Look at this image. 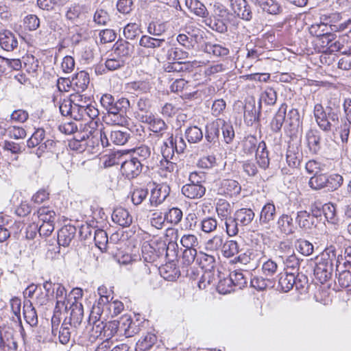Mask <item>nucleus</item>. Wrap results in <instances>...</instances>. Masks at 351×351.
Listing matches in <instances>:
<instances>
[{"mask_svg": "<svg viewBox=\"0 0 351 351\" xmlns=\"http://www.w3.org/2000/svg\"><path fill=\"white\" fill-rule=\"evenodd\" d=\"M313 114L315 121L323 132L328 133L337 130L341 110L339 106H327L325 108L321 104L314 106Z\"/></svg>", "mask_w": 351, "mask_h": 351, "instance_id": "obj_1", "label": "nucleus"}, {"mask_svg": "<svg viewBox=\"0 0 351 351\" xmlns=\"http://www.w3.org/2000/svg\"><path fill=\"white\" fill-rule=\"evenodd\" d=\"M336 257V247L330 245L326 247L320 257L317 258L314 268V275L323 283L330 278L333 271L332 259Z\"/></svg>", "mask_w": 351, "mask_h": 351, "instance_id": "obj_2", "label": "nucleus"}, {"mask_svg": "<svg viewBox=\"0 0 351 351\" xmlns=\"http://www.w3.org/2000/svg\"><path fill=\"white\" fill-rule=\"evenodd\" d=\"M255 217L254 210L250 208L237 209L232 219H229L230 226L227 230L229 237L237 235L240 231L244 232V227L248 226Z\"/></svg>", "mask_w": 351, "mask_h": 351, "instance_id": "obj_3", "label": "nucleus"}, {"mask_svg": "<svg viewBox=\"0 0 351 351\" xmlns=\"http://www.w3.org/2000/svg\"><path fill=\"white\" fill-rule=\"evenodd\" d=\"M302 117L298 108H292L287 115V136L296 147L302 141Z\"/></svg>", "mask_w": 351, "mask_h": 351, "instance_id": "obj_4", "label": "nucleus"}, {"mask_svg": "<svg viewBox=\"0 0 351 351\" xmlns=\"http://www.w3.org/2000/svg\"><path fill=\"white\" fill-rule=\"evenodd\" d=\"M139 45L147 50L149 55L156 54L157 60L162 58L161 54L156 53L158 49L165 52L169 44L164 38H157L148 35H143L139 40Z\"/></svg>", "mask_w": 351, "mask_h": 351, "instance_id": "obj_5", "label": "nucleus"}, {"mask_svg": "<svg viewBox=\"0 0 351 351\" xmlns=\"http://www.w3.org/2000/svg\"><path fill=\"white\" fill-rule=\"evenodd\" d=\"M165 242L145 241L141 247L142 257L145 262L155 263L164 256Z\"/></svg>", "mask_w": 351, "mask_h": 351, "instance_id": "obj_6", "label": "nucleus"}, {"mask_svg": "<svg viewBox=\"0 0 351 351\" xmlns=\"http://www.w3.org/2000/svg\"><path fill=\"white\" fill-rule=\"evenodd\" d=\"M250 273L248 271L235 270L230 273L228 278L221 280L217 285V290L219 293L226 294L227 290H224L222 287L223 285L232 284L236 289H241L245 287L247 285V275H250Z\"/></svg>", "mask_w": 351, "mask_h": 351, "instance_id": "obj_7", "label": "nucleus"}, {"mask_svg": "<svg viewBox=\"0 0 351 351\" xmlns=\"http://www.w3.org/2000/svg\"><path fill=\"white\" fill-rule=\"evenodd\" d=\"M300 236V231H293L292 229L287 232V241H289V245L287 244V247L290 245H294L295 248L302 254L308 256L313 252V245L309 241L303 240L299 238Z\"/></svg>", "mask_w": 351, "mask_h": 351, "instance_id": "obj_8", "label": "nucleus"}, {"mask_svg": "<svg viewBox=\"0 0 351 351\" xmlns=\"http://www.w3.org/2000/svg\"><path fill=\"white\" fill-rule=\"evenodd\" d=\"M287 164L288 166L293 169L291 170L287 169V174L290 172V174L297 175L299 172V166L300 165V160L302 157V152L300 150L301 143L295 147L293 146L292 141H287Z\"/></svg>", "mask_w": 351, "mask_h": 351, "instance_id": "obj_9", "label": "nucleus"}, {"mask_svg": "<svg viewBox=\"0 0 351 351\" xmlns=\"http://www.w3.org/2000/svg\"><path fill=\"white\" fill-rule=\"evenodd\" d=\"M66 311L69 313V315L64 318V322L68 323L74 328H79L84 317V308L82 304L75 300L71 303V305Z\"/></svg>", "mask_w": 351, "mask_h": 351, "instance_id": "obj_10", "label": "nucleus"}, {"mask_svg": "<svg viewBox=\"0 0 351 351\" xmlns=\"http://www.w3.org/2000/svg\"><path fill=\"white\" fill-rule=\"evenodd\" d=\"M101 106L106 110V114H110L130 105V101L125 97L115 99L111 94H104L100 98Z\"/></svg>", "mask_w": 351, "mask_h": 351, "instance_id": "obj_11", "label": "nucleus"}, {"mask_svg": "<svg viewBox=\"0 0 351 351\" xmlns=\"http://www.w3.org/2000/svg\"><path fill=\"white\" fill-rule=\"evenodd\" d=\"M143 166L138 159L132 158L130 156L124 158L121 167V172L126 178L131 180L136 178L142 172Z\"/></svg>", "mask_w": 351, "mask_h": 351, "instance_id": "obj_12", "label": "nucleus"}, {"mask_svg": "<svg viewBox=\"0 0 351 351\" xmlns=\"http://www.w3.org/2000/svg\"><path fill=\"white\" fill-rule=\"evenodd\" d=\"M261 106H256V100L254 97H249L245 100L243 117L247 125H252L258 121Z\"/></svg>", "mask_w": 351, "mask_h": 351, "instance_id": "obj_13", "label": "nucleus"}, {"mask_svg": "<svg viewBox=\"0 0 351 351\" xmlns=\"http://www.w3.org/2000/svg\"><path fill=\"white\" fill-rule=\"evenodd\" d=\"M139 119L142 123L149 125V130L162 136L167 130L168 126L161 118L155 117L152 113L139 114Z\"/></svg>", "mask_w": 351, "mask_h": 351, "instance_id": "obj_14", "label": "nucleus"}, {"mask_svg": "<svg viewBox=\"0 0 351 351\" xmlns=\"http://www.w3.org/2000/svg\"><path fill=\"white\" fill-rule=\"evenodd\" d=\"M230 8L239 19L250 21L253 17L252 8L246 0H230Z\"/></svg>", "mask_w": 351, "mask_h": 351, "instance_id": "obj_15", "label": "nucleus"}, {"mask_svg": "<svg viewBox=\"0 0 351 351\" xmlns=\"http://www.w3.org/2000/svg\"><path fill=\"white\" fill-rule=\"evenodd\" d=\"M166 236L169 237L170 241L167 245L165 243L164 256L163 258H169L173 259L177 258L178 253V245L177 241L179 238V231L176 228H167Z\"/></svg>", "mask_w": 351, "mask_h": 351, "instance_id": "obj_16", "label": "nucleus"}, {"mask_svg": "<svg viewBox=\"0 0 351 351\" xmlns=\"http://www.w3.org/2000/svg\"><path fill=\"white\" fill-rule=\"evenodd\" d=\"M117 322H119L120 337H131L140 331L138 325L133 321L130 315H124Z\"/></svg>", "mask_w": 351, "mask_h": 351, "instance_id": "obj_17", "label": "nucleus"}, {"mask_svg": "<svg viewBox=\"0 0 351 351\" xmlns=\"http://www.w3.org/2000/svg\"><path fill=\"white\" fill-rule=\"evenodd\" d=\"M240 184L232 179H223L220 182L217 189V194L226 197H233L240 194Z\"/></svg>", "mask_w": 351, "mask_h": 351, "instance_id": "obj_18", "label": "nucleus"}, {"mask_svg": "<svg viewBox=\"0 0 351 351\" xmlns=\"http://www.w3.org/2000/svg\"><path fill=\"white\" fill-rule=\"evenodd\" d=\"M62 80V82H66L67 86H69L68 83L69 82L71 86H74L77 92H83L84 91L89 84L90 78L89 75L84 71H81L77 73L75 77L72 78V80L70 81L65 78H60L58 80V88L60 90V82Z\"/></svg>", "mask_w": 351, "mask_h": 351, "instance_id": "obj_19", "label": "nucleus"}, {"mask_svg": "<svg viewBox=\"0 0 351 351\" xmlns=\"http://www.w3.org/2000/svg\"><path fill=\"white\" fill-rule=\"evenodd\" d=\"M170 187L167 184H157L151 191L149 203L152 206L161 204L169 196Z\"/></svg>", "mask_w": 351, "mask_h": 351, "instance_id": "obj_20", "label": "nucleus"}, {"mask_svg": "<svg viewBox=\"0 0 351 351\" xmlns=\"http://www.w3.org/2000/svg\"><path fill=\"white\" fill-rule=\"evenodd\" d=\"M130 108V104L122 108L117 112L106 114L105 116L106 123L119 126L128 125L130 118L127 115V112Z\"/></svg>", "mask_w": 351, "mask_h": 351, "instance_id": "obj_21", "label": "nucleus"}, {"mask_svg": "<svg viewBox=\"0 0 351 351\" xmlns=\"http://www.w3.org/2000/svg\"><path fill=\"white\" fill-rule=\"evenodd\" d=\"M114 56L124 60L130 59L134 51V46L127 40H118L113 47Z\"/></svg>", "mask_w": 351, "mask_h": 351, "instance_id": "obj_22", "label": "nucleus"}, {"mask_svg": "<svg viewBox=\"0 0 351 351\" xmlns=\"http://www.w3.org/2000/svg\"><path fill=\"white\" fill-rule=\"evenodd\" d=\"M215 209L218 217L221 221H224L226 230L227 231L230 223H229V219H232L231 215L232 212V205L227 200L219 199L216 203Z\"/></svg>", "mask_w": 351, "mask_h": 351, "instance_id": "obj_23", "label": "nucleus"}, {"mask_svg": "<svg viewBox=\"0 0 351 351\" xmlns=\"http://www.w3.org/2000/svg\"><path fill=\"white\" fill-rule=\"evenodd\" d=\"M88 142V148L91 147L92 149L99 147H106L110 145L108 130H97L91 136H86Z\"/></svg>", "mask_w": 351, "mask_h": 351, "instance_id": "obj_24", "label": "nucleus"}, {"mask_svg": "<svg viewBox=\"0 0 351 351\" xmlns=\"http://www.w3.org/2000/svg\"><path fill=\"white\" fill-rule=\"evenodd\" d=\"M206 187L203 184L187 183L182 186L181 192L184 197L191 199H200L206 193Z\"/></svg>", "mask_w": 351, "mask_h": 351, "instance_id": "obj_25", "label": "nucleus"}, {"mask_svg": "<svg viewBox=\"0 0 351 351\" xmlns=\"http://www.w3.org/2000/svg\"><path fill=\"white\" fill-rule=\"evenodd\" d=\"M76 234V228L74 226L66 225L59 230L58 232V243L60 246L68 247Z\"/></svg>", "mask_w": 351, "mask_h": 351, "instance_id": "obj_26", "label": "nucleus"}, {"mask_svg": "<svg viewBox=\"0 0 351 351\" xmlns=\"http://www.w3.org/2000/svg\"><path fill=\"white\" fill-rule=\"evenodd\" d=\"M112 219L122 227H128L132 223V215L127 209L122 207L117 208L113 210Z\"/></svg>", "mask_w": 351, "mask_h": 351, "instance_id": "obj_27", "label": "nucleus"}, {"mask_svg": "<svg viewBox=\"0 0 351 351\" xmlns=\"http://www.w3.org/2000/svg\"><path fill=\"white\" fill-rule=\"evenodd\" d=\"M220 119L208 123L206 126L205 139L208 143L215 144L217 142L221 128Z\"/></svg>", "mask_w": 351, "mask_h": 351, "instance_id": "obj_28", "label": "nucleus"}, {"mask_svg": "<svg viewBox=\"0 0 351 351\" xmlns=\"http://www.w3.org/2000/svg\"><path fill=\"white\" fill-rule=\"evenodd\" d=\"M0 45L8 51H12L18 47V40L10 31L5 30L0 33Z\"/></svg>", "mask_w": 351, "mask_h": 351, "instance_id": "obj_29", "label": "nucleus"}, {"mask_svg": "<svg viewBox=\"0 0 351 351\" xmlns=\"http://www.w3.org/2000/svg\"><path fill=\"white\" fill-rule=\"evenodd\" d=\"M306 139L311 152L317 154L321 149V132L317 129H311L306 133Z\"/></svg>", "mask_w": 351, "mask_h": 351, "instance_id": "obj_30", "label": "nucleus"}, {"mask_svg": "<svg viewBox=\"0 0 351 351\" xmlns=\"http://www.w3.org/2000/svg\"><path fill=\"white\" fill-rule=\"evenodd\" d=\"M109 143L117 145H123L130 138V134L127 130H114L110 132L108 131Z\"/></svg>", "mask_w": 351, "mask_h": 351, "instance_id": "obj_31", "label": "nucleus"}, {"mask_svg": "<svg viewBox=\"0 0 351 351\" xmlns=\"http://www.w3.org/2000/svg\"><path fill=\"white\" fill-rule=\"evenodd\" d=\"M256 160L261 168L265 169L269 167V152L264 141H261L258 144L256 150Z\"/></svg>", "mask_w": 351, "mask_h": 351, "instance_id": "obj_32", "label": "nucleus"}, {"mask_svg": "<svg viewBox=\"0 0 351 351\" xmlns=\"http://www.w3.org/2000/svg\"><path fill=\"white\" fill-rule=\"evenodd\" d=\"M128 154L117 151L106 154L103 156V165L104 167H110L114 165H122L124 158H127Z\"/></svg>", "mask_w": 351, "mask_h": 351, "instance_id": "obj_33", "label": "nucleus"}, {"mask_svg": "<svg viewBox=\"0 0 351 351\" xmlns=\"http://www.w3.org/2000/svg\"><path fill=\"white\" fill-rule=\"evenodd\" d=\"M160 276L169 281H174L180 276V271L173 263H166L159 269Z\"/></svg>", "mask_w": 351, "mask_h": 351, "instance_id": "obj_34", "label": "nucleus"}, {"mask_svg": "<svg viewBox=\"0 0 351 351\" xmlns=\"http://www.w3.org/2000/svg\"><path fill=\"white\" fill-rule=\"evenodd\" d=\"M330 31V27L320 23L312 25L310 28L311 34L327 39V45L334 39V34Z\"/></svg>", "mask_w": 351, "mask_h": 351, "instance_id": "obj_35", "label": "nucleus"}, {"mask_svg": "<svg viewBox=\"0 0 351 351\" xmlns=\"http://www.w3.org/2000/svg\"><path fill=\"white\" fill-rule=\"evenodd\" d=\"M77 330L78 328H74L70 324L63 321L59 330L60 342L63 345L67 344L73 335L75 336L77 335Z\"/></svg>", "mask_w": 351, "mask_h": 351, "instance_id": "obj_36", "label": "nucleus"}, {"mask_svg": "<svg viewBox=\"0 0 351 351\" xmlns=\"http://www.w3.org/2000/svg\"><path fill=\"white\" fill-rule=\"evenodd\" d=\"M185 5L195 15L202 18L208 17L209 13L206 6L199 0H185Z\"/></svg>", "mask_w": 351, "mask_h": 351, "instance_id": "obj_37", "label": "nucleus"}, {"mask_svg": "<svg viewBox=\"0 0 351 351\" xmlns=\"http://www.w3.org/2000/svg\"><path fill=\"white\" fill-rule=\"evenodd\" d=\"M296 221L301 228L305 229H311L315 227L318 221L317 219L306 211L300 212L297 213Z\"/></svg>", "mask_w": 351, "mask_h": 351, "instance_id": "obj_38", "label": "nucleus"}, {"mask_svg": "<svg viewBox=\"0 0 351 351\" xmlns=\"http://www.w3.org/2000/svg\"><path fill=\"white\" fill-rule=\"evenodd\" d=\"M196 263L206 271H211L215 267V257L203 252H199Z\"/></svg>", "mask_w": 351, "mask_h": 351, "instance_id": "obj_39", "label": "nucleus"}, {"mask_svg": "<svg viewBox=\"0 0 351 351\" xmlns=\"http://www.w3.org/2000/svg\"><path fill=\"white\" fill-rule=\"evenodd\" d=\"M88 142L86 135L79 134L69 141V147L71 149L82 153L88 149Z\"/></svg>", "mask_w": 351, "mask_h": 351, "instance_id": "obj_40", "label": "nucleus"}, {"mask_svg": "<svg viewBox=\"0 0 351 351\" xmlns=\"http://www.w3.org/2000/svg\"><path fill=\"white\" fill-rule=\"evenodd\" d=\"M204 51L215 57H224L229 54V49L219 44L208 43L205 44Z\"/></svg>", "mask_w": 351, "mask_h": 351, "instance_id": "obj_41", "label": "nucleus"}, {"mask_svg": "<svg viewBox=\"0 0 351 351\" xmlns=\"http://www.w3.org/2000/svg\"><path fill=\"white\" fill-rule=\"evenodd\" d=\"M325 191H334L338 189L343 182V178L338 173L326 174Z\"/></svg>", "mask_w": 351, "mask_h": 351, "instance_id": "obj_42", "label": "nucleus"}, {"mask_svg": "<svg viewBox=\"0 0 351 351\" xmlns=\"http://www.w3.org/2000/svg\"><path fill=\"white\" fill-rule=\"evenodd\" d=\"M184 135L189 143H197L203 138L202 130L196 125L188 127L185 130Z\"/></svg>", "mask_w": 351, "mask_h": 351, "instance_id": "obj_43", "label": "nucleus"}, {"mask_svg": "<svg viewBox=\"0 0 351 351\" xmlns=\"http://www.w3.org/2000/svg\"><path fill=\"white\" fill-rule=\"evenodd\" d=\"M29 304H25L23 306V316L30 326H34L38 324V316L36 309L32 306V303L29 301Z\"/></svg>", "mask_w": 351, "mask_h": 351, "instance_id": "obj_44", "label": "nucleus"}, {"mask_svg": "<svg viewBox=\"0 0 351 351\" xmlns=\"http://www.w3.org/2000/svg\"><path fill=\"white\" fill-rule=\"evenodd\" d=\"M258 140L256 137L249 135L242 141V151L246 155H252L257 148Z\"/></svg>", "mask_w": 351, "mask_h": 351, "instance_id": "obj_45", "label": "nucleus"}, {"mask_svg": "<svg viewBox=\"0 0 351 351\" xmlns=\"http://www.w3.org/2000/svg\"><path fill=\"white\" fill-rule=\"evenodd\" d=\"M221 128L224 141L227 143H231L235 136L233 126L230 122H227L223 119H220Z\"/></svg>", "mask_w": 351, "mask_h": 351, "instance_id": "obj_46", "label": "nucleus"}, {"mask_svg": "<svg viewBox=\"0 0 351 351\" xmlns=\"http://www.w3.org/2000/svg\"><path fill=\"white\" fill-rule=\"evenodd\" d=\"M285 121V107L281 106L271 123V128L274 132H279Z\"/></svg>", "mask_w": 351, "mask_h": 351, "instance_id": "obj_47", "label": "nucleus"}, {"mask_svg": "<svg viewBox=\"0 0 351 351\" xmlns=\"http://www.w3.org/2000/svg\"><path fill=\"white\" fill-rule=\"evenodd\" d=\"M150 156V148L146 145H143L134 149L132 155L130 156L132 158L138 159V160L141 162L142 166H144Z\"/></svg>", "mask_w": 351, "mask_h": 351, "instance_id": "obj_48", "label": "nucleus"}, {"mask_svg": "<svg viewBox=\"0 0 351 351\" xmlns=\"http://www.w3.org/2000/svg\"><path fill=\"white\" fill-rule=\"evenodd\" d=\"M239 252V245L237 241L230 240L223 243V247L221 248V253L223 256L226 258H230L237 254Z\"/></svg>", "mask_w": 351, "mask_h": 351, "instance_id": "obj_49", "label": "nucleus"}, {"mask_svg": "<svg viewBox=\"0 0 351 351\" xmlns=\"http://www.w3.org/2000/svg\"><path fill=\"white\" fill-rule=\"evenodd\" d=\"M326 180V173L317 172L310 178L308 184L314 190H325V182Z\"/></svg>", "mask_w": 351, "mask_h": 351, "instance_id": "obj_50", "label": "nucleus"}, {"mask_svg": "<svg viewBox=\"0 0 351 351\" xmlns=\"http://www.w3.org/2000/svg\"><path fill=\"white\" fill-rule=\"evenodd\" d=\"M276 208L273 204L268 203L263 206L260 215V223L262 224L268 223L274 219Z\"/></svg>", "mask_w": 351, "mask_h": 351, "instance_id": "obj_51", "label": "nucleus"}, {"mask_svg": "<svg viewBox=\"0 0 351 351\" xmlns=\"http://www.w3.org/2000/svg\"><path fill=\"white\" fill-rule=\"evenodd\" d=\"M94 241L95 245L101 251L106 250L108 243L107 233L101 229H97L94 231Z\"/></svg>", "mask_w": 351, "mask_h": 351, "instance_id": "obj_52", "label": "nucleus"}, {"mask_svg": "<svg viewBox=\"0 0 351 351\" xmlns=\"http://www.w3.org/2000/svg\"><path fill=\"white\" fill-rule=\"evenodd\" d=\"M165 215L166 221L173 225L178 224L183 217L182 211L177 207L170 208Z\"/></svg>", "mask_w": 351, "mask_h": 351, "instance_id": "obj_53", "label": "nucleus"}, {"mask_svg": "<svg viewBox=\"0 0 351 351\" xmlns=\"http://www.w3.org/2000/svg\"><path fill=\"white\" fill-rule=\"evenodd\" d=\"M218 226V222L216 218L207 217L204 218L200 223V229L204 233H211L215 231Z\"/></svg>", "mask_w": 351, "mask_h": 351, "instance_id": "obj_54", "label": "nucleus"}, {"mask_svg": "<svg viewBox=\"0 0 351 351\" xmlns=\"http://www.w3.org/2000/svg\"><path fill=\"white\" fill-rule=\"evenodd\" d=\"M156 336L152 333H147L145 337L139 339L136 343L137 347L141 351L149 350L156 343Z\"/></svg>", "mask_w": 351, "mask_h": 351, "instance_id": "obj_55", "label": "nucleus"}, {"mask_svg": "<svg viewBox=\"0 0 351 351\" xmlns=\"http://www.w3.org/2000/svg\"><path fill=\"white\" fill-rule=\"evenodd\" d=\"M38 217L43 221V223H54L56 213L49 207H41L38 211Z\"/></svg>", "mask_w": 351, "mask_h": 351, "instance_id": "obj_56", "label": "nucleus"}, {"mask_svg": "<svg viewBox=\"0 0 351 351\" xmlns=\"http://www.w3.org/2000/svg\"><path fill=\"white\" fill-rule=\"evenodd\" d=\"M287 271L298 273L300 267L299 259L293 254V251H291L290 247H287Z\"/></svg>", "mask_w": 351, "mask_h": 351, "instance_id": "obj_57", "label": "nucleus"}, {"mask_svg": "<svg viewBox=\"0 0 351 351\" xmlns=\"http://www.w3.org/2000/svg\"><path fill=\"white\" fill-rule=\"evenodd\" d=\"M115 335L119 336V322L117 320L104 323V337L106 338V339L110 340Z\"/></svg>", "mask_w": 351, "mask_h": 351, "instance_id": "obj_58", "label": "nucleus"}, {"mask_svg": "<svg viewBox=\"0 0 351 351\" xmlns=\"http://www.w3.org/2000/svg\"><path fill=\"white\" fill-rule=\"evenodd\" d=\"M259 7L271 14H277L282 10L280 6L275 0H263Z\"/></svg>", "mask_w": 351, "mask_h": 351, "instance_id": "obj_59", "label": "nucleus"}, {"mask_svg": "<svg viewBox=\"0 0 351 351\" xmlns=\"http://www.w3.org/2000/svg\"><path fill=\"white\" fill-rule=\"evenodd\" d=\"M205 24L208 26L211 29L216 31L219 33H223L227 31V26L224 22L217 19L205 18Z\"/></svg>", "mask_w": 351, "mask_h": 351, "instance_id": "obj_60", "label": "nucleus"}, {"mask_svg": "<svg viewBox=\"0 0 351 351\" xmlns=\"http://www.w3.org/2000/svg\"><path fill=\"white\" fill-rule=\"evenodd\" d=\"M180 244L184 249H196L199 245V241L195 234H185L180 239Z\"/></svg>", "mask_w": 351, "mask_h": 351, "instance_id": "obj_61", "label": "nucleus"}, {"mask_svg": "<svg viewBox=\"0 0 351 351\" xmlns=\"http://www.w3.org/2000/svg\"><path fill=\"white\" fill-rule=\"evenodd\" d=\"M140 33V25L136 23H128L125 26L123 29L124 36L129 40H134Z\"/></svg>", "mask_w": 351, "mask_h": 351, "instance_id": "obj_62", "label": "nucleus"}, {"mask_svg": "<svg viewBox=\"0 0 351 351\" xmlns=\"http://www.w3.org/2000/svg\"><path fill=\"white\" fill-rule=\"evenodd\" d=\"M166 31V24L160 21H152L147 26V32L154 36H160Z\"/></svg>", "mask_w": 351, "mask_h": 351, "instance_id": "obj_63", "label": "nucleus"}, {"mask_svg": "<svg viewBox=\"0 0 351 351\" xmlns=\"http://www.w3.org/2000/svg\"><path fill=\"white\" fill-rule=\"evenodd\" d=\"M276 92L273 88H267L261 93L258 104L261 106V103L264 102L267 105H273L276 103Z\"/></svg>", "mask_w": 351, "mask_h": 351, "instance_id": "obj_64", "label": "nucleus"}]
</instances>
